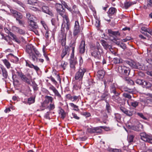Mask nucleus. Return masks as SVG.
<instances>
[{
  "instance_id": "obj_1",
  "label": "nucleus",
  "mask_w": 152,
  "mask_h": 152,
  "mask_svg": "<svg viewBox=\"0 0 152 152\" xmlns=\"http://www.w3.org/2000/svg\"><path fill=\"white\" fill-rule=\"evenodd\" d=\"M90 51L92 56L97 59H99L101 55L103 53V50L102 47L97 42H96V46H91Z\"/></svg>"
},
{
  "instance_id": "obj_2",
  "label": "nucleus",
  "mask_w": 152,
  "mask_h": 152,
  "mask_svg": "<svg viewBox=\"0 0 152 152\" xmlns=\"http://www.w3.org/2000/svg\"><path fill=\"white\" fill-rule=\"evenodd\" d=\"M81 17L77 18L75 20L74 26L73 31V36H78L82 31L83 27L81 24Z\"/></svg>"
},
{
  "instance_id": "obj_3",
  "label": "nucleus",
  "mask_w": 152,
  "mask_h": 152,
  "mask_svg": "<svg viewBox=\"0 0 152 152\" xmlns=\"http://www.w3.org/2000/svg\"><path fill=\"white\" fill-rule=\"evenodd\" d=\"M55 6L57 13L62 17L64 20V19L69 18L68 13L66 12L65 10L61 4L56 3Z\"/></svg>"
},
{
  "instance_id": "obj_4",
  "label": "nucleus",
  "mask_w": 152,
  "mask_h": 152,
  "mask_svg": "<svg viewBox=\"0 0 152 152\" xmlns=\"http://www.w3.org/2000/svg\"><path fill=\"white\" fill-rule=\"evenodd\" d=\"M86 70L84 68H80L75 75V79L76 80L83 81V78L84 73Z\"/></svg>"
},
{
  "instance_id": "obj_5",
  "label": "nucleus",
  "mask_w": 152,
  "mask_h": 152,
  "mask_svg": "<svg viewBox=\"0 0 152 152\" xmlns=\"http://www.w3.org/2000/svg\"><path fill=\"white\" fill-rule=\"evenodd\" d=\"M118 72L124 75L128 76L130 72V69L128 67L125 66H120L118 67Z\"/></svg>"
},
{
  "instance_id": "obj_6",
  "label": "nucleus",
  "mask_w": 152,
  "mask_h": 152,
  "mask_svg": "<svg viewBox=\"0 0 152 152\" xmlns=\"http://www.w3.org/2000/svg\"><path fill=\"white\" fill-rule=\"evenodd\" d=\"M65 29L62 28L61 32L59 34L60 39L61 40V44L62 46H65L66 44V33L64 32Z\"/></svg>"
},
{
  "instance_id": "obj_7",
  "label": "nucleus",
  "mask_w": 152,
  "mask_h": 152,
  "mask_svg": "<svg viewBox=\"0 0 152 152\" xmlns=\"http://www.w3.org/2000/svg\"><path fill=\"white\" fill-rule=\"evenodd\" d=\"M66 21V25L65 26V29L64 28H62L61 29L64 28L65 29L64 32L66 34L68 33L69 35V38H71L72 36V32L69 29L70 28V23L69 22V18H68L64 20ZM62 29H61V30Z\"/></svg>"
},
{
  "instance_id": "obj_8",
  "label": "nucleus",
  "mask_w": 152,
  "mask_h": 152,
  "mask_svg": "<svg viewBox=\"0 0 152 152\" xmlns=\"http://www.w3.org/2000/svg\"><path fill=\"white\" fill-rule=\"evenodd\" d=\"M141 139L145 142L151 143H152V137L146 134L145 133H142L140 134Z\"/></svg>"
},
{
  "instance_id": "obj_9",
  "label": "nucleus",
  "mask_w": 152,
  "mask_h": 152,
  "mask_svg": "<svg viewBox=\"0 0 152 152\" xmlns=\"http://www.w3.org/2000/svg\"><path fill=\"white\" fill-rule=\"evenodd\" d=\"M66 98L68 100H69L73 102H78L80 98V96L73 95L68 94L66 95Z\"/></svg>"
},
{
  "instance_id": "obj_10",
  "label": "nucleus",
  "mask_w": 152,
  "mask_h": 152,
  "mask_svg": "<svg viewBox=\"0 0 152 152\" xmlns=\"http://www.w3.org/2000/svg\"><path fill=\"white\" fill-rule=\"evenodd\" d=\"M18 76L23 81L30 84L31 83L30 80L28 79L25 75L21 72H17Z\"/></svg>"
},
{
  "instance_id": "obj_11",
  "label": "nucleus",
  "mask_w": 152,
  "mask_h": 152,
  "mask_svg": "<svg viewBox=\"0 0 152 152\" xmlns=\"http://www.w3.org/2000/svg\"><path fill=\"white\" fill-rule=\"evenodd\" d=\"M49 89L53 91L55 95L58 97L59 100L61 101L63 100V98L62 97L61 95L54 86L51 85L49 87Z\"/></svg>"
},
{
  "instance_id": "obj_12",
  "label": "nucleus",
  "mask_w": 152,
  "mask_h": 152,
  "mask_svg": "<svg viewBox=\"0 0 152 152\" xmlns=\"http://www.w3.org/2000/svg\"><path fill=\"white\" fill-rule=\"evenodd\" d=\"M124 63L127 64L132 68L136 69L137 62L132 60H129L124 61Z\"/></svg>"
},
{
  "instance_id": "obj_13",
  "label": "nucleus",
  "mask_w": 152,
  "mask_h": 152,
  "mask_svg": "<svg viewBox=\"0 0 152 152\" xmlns=\"http://www.w3.org/2000/svg\"><path fill=\"white\" fill-rule=\"evenodd\" d=\"M42 11L48 14L51 16H53V14L49 7L46 5H43L42 7Z\"/></svg>"
},
{
  "instance_id": "obj_14",
  "label": "nucleus",
  "mask_w": 152,
  "mask_h": 152,
  "mask_svg": "<svg viewBox=\"0 0 152 152\" xmlns=\"http://www.w3.org/2000/svg\"><path fill=\"white\" fill-rule=\"evenodd\" d=\"M69 47L68 46H65L63 49L61 54V56L63 58L66 55H69Z\"/></svg>"
},
{
  "instance_id": "obj_15",
  "label": "nucleus",
  "mask_w": 152,
  "mask_h": 152,
  "mask_svg": "<svg viewBox=\"0 0 152 152\" xmlns=\"http://www.w3.org/2000/svg\"><path fill=\"white\" fill-rule=\"evenodd\" d=\"M85 41L82 40L80 43L79 48V52L81 54H83L84 53L85 50Z\"/></svg>"
},
{
  "instance_id": "obj_16",
  "label": "nucleus",
  "mask_w": 152,
  "mask_h": 152,
  "mask_svg": "<svg viewBox=\"0 0 152 152\" xmlns=\"http://www.w3.org/2000/svg\"><path fill=\"white\" fill-rule=\"evenodd\" d=\"M82 84V81L79 80H75L74 81L73 86L74 88L76 90L80 89L81 88V84Z\"/></svg>"
},
{
  "instance_id": "obj_17",
  "label": "nucleus",
  "mask_w": 152,
  "mask_h": 152,
  "mask_svg": "<svg viewBox=\"0 0 152 152\" xmlns=\"http://www.w3.org/2000/svg\"><path fill=\"white\" fill-rule=\"evenodd\" d=\"M28 27L31 30L33 29H39V27L36 23L34 21L33 22H28Z\"/></svg>"
},
{
  "instance_id": "obj_18",
  "label": "nucleus",
  "mask_w": 152,
  "mask_h": 152,
  "mask_svg": "<svg viewBox=\"0 0 152 152\" xmlns=\"http://www.w3.org/2000/svg\"><path fill=\"white\" fill-rule=\"evenodd\" d=\"M110 87L111 91L115 95L117 99H120V98L118 96L120 95V93L117 92L115 91V86L114 84L112 83L111 84Z\"/></svg>"
},
{
  "instance_id": "obj_19",
  "label": "nucleus",
  "mask_w": 152,
  "mask_h": 152,
  "mask_svg": "<svg viewBox=\"0 0 152 152\" xmlns=\"http://www.w3.org/2000/svg\"><path fill=\"white\" fill-rule=\"evenodd\" d=\"M132 129L136 131L141 132L143 130V127L142 124L139 123L136 126H133Z\"/></svg>"
},
{
  "instance_id": "obj_20",
  "label": "nucleus",
  "mask_w": 152,
  "mask_h": 152,
  "mask_svg": "<svg viewBox=\"0 0 152 152\" xmlns=\"http://www.w3.org/2000/svg\"><path fill=\"white\" fill-rule=\"evenodd\" d=\"M26 16L28 20V22L34 21L36 20V18L33 15L29 13H26Z\"/></svg>"
},
{
  "instance_id": "obj_21",
  "label": "nucleus",
  "mask_w": 152,
  "mask_h": 152,
  "mask_svg": "<svg viewBox=\"0 0 152 152\" xmlns=\"http://www.w3.org/2000/svg\"><path fill=\"white\" fill-rule=\"evenodd\" d=\"M131 102H129L128 101H127L128 104L130 106H131L134 107H136L139 104V102L137 101L131 100Z\"/></svg>"
},
{
  "instance_id": "obj_22",
  "label": "nucleus",
  "mask_w": 152,
  "mask_h": 152,
  "mask_svg": "<svg viewBox=\"0 0 152 152\" xmlns=\"http://www.w3.org/2000/svg\"><path fill=\"white\" fill-rule=\"evenodd\" d=\"M74 38L72 39L69 44V47L72 49L75 48L76 44V41L78 36H74Z\"/></svg>"
},
{
  "instance_id": "obj_23",
  "label": "nucleus",
  "mask_w": 152,
  "mask_h": 152,
  "mask_svg": "<svg viewBox=\"0 0 152 152\" xmlns=\"http://www.w3.org/2000/svg\"><path fill=\"white\" fill-rule=\"evenodd\" d=\"M152 86V83H151L148 81L144 80L143 85V88H148L151 87Z\"/></svg>"
},
{
  "instance_id": "obj_24",
  "label": "nucleus",
  "mask_w": 152,
  "mask_h": 152,
  "mask_svg": "<svg viewBox=\"0 0 152 152\" xmlns=\"http://www.w3.org/2000/svg\"><path fill=\"white\" fill-rule=\"evenodd\" d=\"M32 47H33V46L31 45H28L26 46V52L29 54L30 56H31V54L33 53Z\"/></svg>"
},
{
  "instance_id": "obj_25",
  "label": "nucleus",
  "mask_w": 152,
  "mask_h": 152,
  "mask_svg": "<svg viewBox=\"0 0 152 152\" xmlns=\"http://www.w3.org/2000/svg\"><path fill=\"white\" fill-rule=\"evenodd\" d=\"M102 44L105 49H109L110 51H111V49H112L111 46L109 45L104 40L102 41Z\"/></svg>"
},
{
  "instance_id": "obj_26",
  "label": "nucleus",
  "mask_w": 152,
  "mask_h": 152,
  "mask_svg": "<svg viewBox=\"0 0 152 152\" xmlns=\"http://www.w3.org/2000/svg\"><path fill=\"white\" fill-rule=\"evenodd\" d=\"M77 63L76 60L74 58L70 59V67L71 68L75 70V65Z\"/></svg>"
},
{
  "instance_id": "obj_27",
  "label": "nucleus",
  "mask_w": 152,
  "mask_h": 152,
  "mask_svg": "<svg viewBox=\"0 0 152 152\" xmlns=\"http://www.w3.org/2000/svg\"><path fill=\"white\" fill-rule=\"evenodd\" d=\"M108 33L110 34H112L114 36H120V34L118 31H113L111 29H108L107 30Z\"/></svg>"
},
{
  "instance_id": "obj_28",
  "label": "nucleus",
  "mask_w": 152,
  "mask_h": 152,
  "mask_svg": "<svg viewBox=\"0 0 152 152\" xmlns=\"http://www.w3.org/2000/svg\"><path fill=\"white\" fill-rule=\"evenodd\" d=\"M136 69H139L143 70H145L147 69L143 64H140L138 62H137Z\"/></svg>"
},
{
  "instance_id": "obj_29",
  "label": "nucleus",
  "mask_w": 152,
  "mask_h": 152,
  "mask_svg": "<svg viewBox=\"0 0 152 152\" xmlns=\"http://www.w3.org/2000/svg\"><path fill=\"white\" fill-rule=\"evenodd\" d=\"M14 28L16 30V31L19 34L22 35H24L25 34V31L20 28L14 26Z\"/></svg>"
},
{
  "instance_id": "obj_30",
  "label": "nucleus",
  "mask_w": 152,
  "mask_h": 152,
  "mask_svg": "<svg viewBox=\"0 0 152 152\" xmlns=\"http://www.w3.org/2000/svg\"><path fill=\"white\" fill-rule=\"evenodd\" d=\"M3 77L4 78H7L8 76V72L6 69L4 68H1Z\"/></svg>"
},
{
  "instance_id": "obj_31",
  "label": "nucleus",
  "mask_w": 152,
  "mask_h": 152,
  "mask_svg": "<svg viewBox=\"0 0 152 152\" xmlns=\"http://www.w3.org/2000/svg\"><path fill=\"white\" fill-rule=\"evenodd\" d=\"M45 99L44 101L48 104L49 102L52 103L53 100V99L51 96H46Z\"/></svg>"
},
{
  "instance_id": "obj_32",
  "label": "nucleus",
  "mask_w": 152,
  "mask_h": 152,
  "mask_svg": "<svg viewBox=\"0 0 152 152\" xmlns=\"http://www.w3.org/2000/svg\"><path fill=\"white\" fill-rule=\"evenodd\" d=\"M9 35L13 38V39L16 42L18 43H20V41L17 38L15 35H14L13 33L12 32L9 33Z\"/></svg>"
},
{
  "instance_id": "obj_33",
  "label": "nucleus",
  "mask_w": 152,
  "mask_h": 152,
  "mask_svg": "<svg viewBox=\"0 0 152 152\" xmlns=\"http://www.w3.org/2000/svg\"><path fill=\"white\" fill-rule=\"evenodd\" d=\"M116 12V9L114 7L110 8L108 11L109 15H111L114 14Z\"/></svg>"
},
{
  "instance_id": "obj_34",
  "label": "nucleus",
  "mask_w": 152,
  "mask_h": 152,
  "mask_svg": "<svg viewBox=\"0 0 152 152\" xmlns=\"http://www.w3.org/2000/svg\"><path fill=\"white\" fill-rule=\"evenodd\" d=\"M136 3L135 2H133L131 1H127L124 4V6L126 8H128L132 4H134Z\"/></svg>"
},
{
  "instance_id": "obj_35",
  "label": "nucleus",
  "mask_w": 152,
  "mask_h": 152,
  "mask_svg": "<svg viewBox=\"0 0 152 152\" xmlns=\"http://www.w3.org/2000/svg\"><path fill=\"white\" fill-rule=\"evenodd\" d=\"M35 101V98L34 97H31L28 99V103L29 105L34 103Z\"/></svg>"
},
{
  "instance_id": "obj_36",
  "label": "nucleus",
  "mask_w": 152,
  "mask_h": 152,
  "mask_svg": "<svg viewBox=\"0 0 152 152\" xmlns=\"http://www.w3.org/2000/svg\"><path fill=\"white\" fill-rule=\"evenodd\" d=\"M59 113L61 115V118L64 119L66 116V113L64 110L62 108H61L59 111Z\"/></svg>"
},
{
  "instance_id": "obj_37",
  "label": "nucleus",
  "mask_w": 152,
  "mask_h": 152,
  "mask_svg": "<svg viewBox=\"0 0 152 152\" xmlns=\"http://www.w3.org/2000/svg\"><path fill=\"white\" fill-rule=\"evenodd\" d=\"M97 75L99 77L102 78L103 77L105 74L104 71L103 70H100L97 72Z\"/></svg>"
},
{
  "instance_id": "obj_38",
  "label": "nucleus",
  "mask_w": 152,
  "mask_h": 152,
  "mask_svg": "<svg viewBox=\"0 0 152 152\" xmlns=\"http://www.w3.org/2000/svg\"><path fill=\"white\" fill-rule=\"evenodd\" d=\"M4 64L8 69H9L10 67L11 64L6 59H4L2 60Z\"/></svg>"
},
{
  "instance_id": "obj_39",
  "label": "nucleus",
  "mask_w": 152,
  "mask_h": 152,
  "mask_svg": "<svg viewBox=\"0 0 152 152\" xmlns=\"http://www.w3.org/2000/svg\"><path fill=\"white\" fill-rule=\"evenodd\" d=\"M71 12H72V13L73 14H76L77 18H79L80 17H81L80 14L77 9H75V10H72V11Z\"/></svg>"
},
{
  "instance_id": "obj_40",
  "label": "nucleus",
  "mask_w": 152,
  "mask_h": 152,
  "mask_svg": "<svg viewBox=\"0 0 152 152\" xmlns=\"http://www.w3.org/2000/svg\"><path fill=\"white\" fill-rule=\"evenodd\" d=\"M69 105L73 108V110H75L77 111L79 110L78 107L76 105L72 103H69Z\"/></svg>"
},
{
  "instance_id": "obj_41",
  "label": "nucleus",
  "mask_w": 152,
  "mask_h": 152,
  "mask_svg": "<svg viewBox=\"0 0 152 152\" xmlns=\"http://www.w3.org/2000/svg\"><path fill=\"white\" fill-rule=\"evenodd\" d=\"M141 29L142 31H144L145 32H147L149 34H151L152 29H150L149 28H146L145 27H143L141 28Z\"/></svg>"
},
{
  "instance_id": "obj_42",
  "label": "nucleus",
  "mask_w": 152,
  "mask_h": 152,
  "mask_svg": "<svg viewBox=\"0 0 152 152\" xmlns=\"http://www.w3.org/2000/svg\"><path fill=\"white\" fill-rule=\"evenodd\" d=\"M14 17L16 18V19L19 18L21 19L23 17V16L20 13L17 12Z\"/></svg>"
},
{
  "instance_id": "obj_43",
  "label": "nucleus",
  "mask_w": 152,
  "mask_h": 152,
  "mask_svg": "<svg viewBox=\"0 0 152 152\" xmlns=\"http://www.w3.org/2000/svg\"><path fill=\"white\" fill-rule=\"evenodd\" d=\"M115 118L118 122H120L121 121V116L120 114L115 113Z\"/></svg>"
},
{
  "instance_id": "obj_44",
  "label": "nucleus",
  "mask_w": 152,
  "mask_h": 152,
  "mask_svg": "<svg viewBox=\"0 0 152 152\" xmlns=\"http://www.w3.org/2000/svg\"><path fill=\"white\" fill-rule=\"evenodd\" d=\"M95 128V133H101L102 132V130L101 128H103L102 126L97 127Z\"/></svg>"
},
{
  "instance_id": "obj_45",
  "label": "nucleus",
  "mask_w": 152,
  "mask_h": 152,
  "mask_svg": "<svg viewBox=\"0 0 152 152\" xmlns=\"http://www.w3.org/2000/svg\"><path fill=\"white\" fill-rule=\"evenodd\" d=\"M7 7L10 8V12L12 15V16L14 17L17 12V11L16 10L11 8V7L9 5H7Z\"/></svg>"
},
{
  "instance_id": "obj_46",
  "label": "nucleus",
  "mask_w": 152,
  "mask_h": 152,
  "mask_svg": "<svg viewBox=\"0 0 152 152\" xmlns=\"http://www.w3.org/2000/svg\"><path fill=\"white\" fill-rule=\"evenodd\" d=\"M40 22L45 30H47L48 27L47 25L46 22L44 20H41Z\"/></svg>"
},
{
  "instance_id": "obj_47",
  "label": "nucleus",
  "mask_w": 152,
  "mask_h": 152,
  "mask_svg": "<svg viewBox=\"0 0 152 152\" xmlns=\"http://www.w3.org/2000/svg\"><path fill=\"white\" fill-rule=\"evenodd\" d=\"M134 136L132 135H129L128 136L127 140L129 142H133Z\"/></svg>"
},
{
  "instance_id": "obj_48",
  "label": "nucleus",
  "mask_w": 152,
  "mask_h": 152,
  "mask_svg": "<svg viewBox=\"0 0 152 152\" xmlns=\"http://www.w3.org/2000/svg\"><path fill=\"white\" fill-rule=\"evenodd\" d=\"M37 0H28V3L29 4L33 5L37 3Z\"/></svg>"
},
{
  "instance_id": "obj_49",
  "label": "nucleus",
  "mask_w": 152,
  "mask_h": 152,
  "mask_svg": "<svg viewBox=\"0 0 152 152\" xmlns=\"http://www.w3.org/2000/svg\"><path fill=\"white\" fill-rule=\"evenodd\" d=\"M55 106L54 104L50 103L48 106L47 108L49 110H52L55 108Z\"/></svg>"
},
{
  "instance_id": "obj_50",
  "label": "nucleus",
  "mask_w": 152,
  "mask_h": 152,
  "mask_svg": "<svg viewBox=\"0 0 152 152\" xmlns=\"http://www.w3.org/2000/svg\"><path fill=\"white\" fill-rule=\"evenodd\" d=\"M123 96L124 97L129 99H131L132 97L131 95L126 93H124L123 94Z\"/></svg>"
},
{
  "instance_id": "obj_51",
  "label": "nucleus",
  "mask_w": 152,
  "mask_h": 152,
  "mask_svg": "<svg viewBox=\"0 0 152 152\" xmlns=\"http://www.w3.org/2000/svg\"><path fill=\"white\" fill-rule=\"evenodd\" d=\"M68 64L67 62L65 61H62L61 62V66L62 68H63L64 69H65L66 68V66Z\"/></svg>"
},
{
  "instance_id": "obj_52",
  "label": "nucleus",
  "mask_w": 152,
  "mask_h": 152,
  "mask_svg": "<svg viewBox=\"0 0 152 152\" xmlns=\"http://www.w3.org/2000/svg\"><path fill=\"white\" fill-rule=\"evenodd\" d=\"M144 81V80L141 79H137L136 80L135 82L137 84L143 86Z\"/></svg>"
},
{
  "instance_id": "obj_53",
  "label": "nucleus",
  "mask_w": 152,
  "mask_h": 152,
  "mask_svg": "<svg viewBox=\"0 0 152 152\" xmlns=\"http://www.w3.org/2000/svg\"><path fill=\"white\" fill-rule=\"evenodd\" d=\"M62 4H63L67 10L69 11H72L71 8L70 7H69L65 2H63L62 3Z\"/></svg>"
},
{
  "instance_id": "obj_54",
  "label": "nucleus",
  "mask_w": 152,
  "mask_h": 152,
  "mask_svg": "<svg viewBox=\"0 0 152 152\" xmlns=\"http://www.w3.org/2000/svg\"><path fill=\"white\" fill-rule=\"evenodd\" d=\"M114 63L116 64H120L122 63V61L121 59H119L117 58H115L114 59Z\"/></svg>"
},
{
  "instance_id": "obj_55",
  "label": "nucleus",
  "mask_w": 152,
  "mask_h": 152,
  "mask_svg": "<svg viewBox=\"0 0 152 152\" xmlns=\"http://www.w3.org/2000/svg\"><path fill=\"white\" fill-rule=\"evenodd\" d=\"M132 39L130 37H127L126 38L122 40V41L123 42H126L128 41L131 40Z\"/></svg>"
},
{
  "instance_id": "obj_56",
  "label": "nucleus",
  "mask_w": 152,
  "mask_h": 152,
  "mask_svg": "<svg viewBox=\"0 0 152 152\" xmlns=\"http://www.w3.org/2000/svg\"><path fill=\"white\" fill-rule=\"evenodd\" d=\"M48 104L45 101L41 104V106L43 107L44 109L45 108L48 107Z\"/></svg>"
},
{
  "instance_id": "obj_57",
  "label": "nucleus",
  "mask_w": 152,
  "mask_h": 152,
  "mask_svg": "<svg viewBox=\"0 0 152 152\" xmlns=\"http://www.w3.org/2000/svg\"><path fill=\"white\" fill-rule=\"evenodd\" d=\"M26 66H28L31 68H32L33 66V64H31L30 62L28 61H26Z\"/></svg>"
},
{
  "instance_id": "obj_58",
  "label": "nucleus",
  "mask_w": 152,
  "mask_h": 152,
  "mask_svg": "<svg viewBox=\"0 0 152 152\" xmlns=\"http://www.w3.org/2000/svg\"><path fill=\"white\" fill-rule=\"evenodd\" d=\"M33 84V88L34 91H37L38 90V88L37 84L34 82L32 83Z\"/></svg>"
},
{
  "instance_id": "obj_59",
  "label": "nucleus",
  "mask_w": 152,
  "mask_h": 152,
  "mask_svg": "<svg viewBox=\"0 0 152 152\" xmlns=\"http://www.w3.org/2000/svg\"><path fill=\"white\" fill-rule=\"evenodd\" d=\"M125 114H126L128 116H130L132 115L133 112L127 110Z\"/></svg>"
},
{
  "instance_id": "obj_60",
  "label": "nucleus",
  "mask_w": 152,
  "mask_h": 152,
  "mask_svg": "<svg viewBox=\"0 0 152 152\" xmlns=\"http://www.w3.org/2000/svg\"><path fill=\"white\" fill-rule=\"evenodd\" d=\"M137 115L144 120H146L147 118L145 117L142 113H137Z\"/></svg>"
},
{
  "instance_id": "obj_61",
  "label": "nucleus",
  "mask_w": 152,
  "mask_h": 152,
  "mask_svg": "<svg viewBox=\"0 0 152 152\" xmlns=\"http://www.w3.org/2000/svg\"><path fill=\"white\" fill-rule=\"evenodd\" d=\"M45 30L46 31L45 34V36L46 38L48 39L49 37V30L48 28L47 30Z\"/></svg>"
},
{
  "instance_id": "obj_62",
  "label": "nucleus",
  "mask_w": 152,
  "mask_h": 152,
  "mask_svg": "<svg viewBox=\"0 0 152 152\" xmlns=\"http://www.w3.org/2000/svg\"><path fill=\"white\" fill-rule=\"evenodd\" d=\"M72 52L71 53V57H70V59H73L74 58V52H75V48H72Z\"/></svg>"
},
{
  "instance_id": "obj_63",
  "label": "nucleus",
  "mask_w": 152,
  "mask_h": 152,
  "mask_svg": "<svg viewBox=\"0 0 152 152\" xmlns=\"http://www.w3.org/2000/svg\"><path fill=\"white\" fill-rule=\"evenodd\" d=\"M106 108L108 112H110V106L108 103V102H107L106 104Z\"/></svg>"
},
{
  "instance_id": "obj_64",
  "label": "nucleus",
  "mask_w": 152,
  "mask_h": 152,
  "mask_svg": "<svg viewBox=\"0 0 152 152\" xmlns=\"http://www.w3.org/2000/svg\"><path fill=\"white\" fill-rule=\"evenodd\" d=\"M120 110L123 113L125 114L126 111L127 110L124 107H121L120 108Z\"/></svg>"
}]
</instances>
